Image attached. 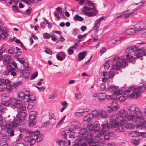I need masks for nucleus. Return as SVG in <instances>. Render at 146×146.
I'll return each mask as SVG.
<instances>
[{"label":"nucleus","instance_id":"f257e3e1","mask_svg":"<svg viewBox=\"0 0 146 146\" xmlns=\"http://www.w3.org/2000/svg\"><path fill=\"white\" fill-rule=\"evenodd\" d=\"M112 68L117 70L120 69V67L124 68L127 65V61L125 59H122L119 57L116 56L113 58L107 60L104 64V68L108 69L110 67V64L112 65Z\"/></svg>","mask_w":146,"mask_h":146},{"label":"nucleus","instance_id":"f03ea898","mask_svg":"<svg viewBox=\"0 0 146 146\" xmlns=\"http://www.w3.org/2000/svg\"><path fill=\"white\" fill-rule=\"evenodd\" d=\"M124 90L127 93L130 92L131 90L133 91L130 95L131 98L136 99L140 96L141 90L136 86L132 85L131 86L127 87L125 88Z\"/></svg>","mask_w":146,"mask_h":146},{"label":"nucleus","instance_id":"7ed1b4c3","mask_svg":"<svg viewBox=\"0 0 146 146\" xmlns=\"http://www.w3.org/2000/svg\"><path fill=\"white\" fill-rule=\"evenodd\" d=\"M134 113V114H129L127 117V121H131L133 123H136L137 119H140L143 117L142 113L138 108Z\"/></svg>","mask_w":146,"mask_h":146},{"label":"nucleus","instance_id":"20e7f679","mask_svg":"<svg viewBox=\"0 0 146 146\" xmlns=\"http://www.w3.org/2000/svg\"><path fill=\"white\" fill-rule=\"evenodd\" d=\"M101 126L102 128L99 133V134L96 135L100 136V138L104 133L108 132L110 129L112 128V126L109 124L108 121L106 120H105L102 122Z\"/></svg>","mask_w":146,"mask_h":146},{"label":"nucleus","instance_id":"39448f33","mask_svg":"<svg viewBox=\"0 0 146 146\" xmlns=\"http://www.w3.org/2000/svg\"><path fill=\"white\" fill-rule=\"evenodd\" d=\"M81 11L84 15L89 17L95 15L98 12L97 10L94 11L92 8L86 5L84 6V7L81 9Z\"/></svg>","mask_w":146,"mask_h":146},{"label":"nucleus","instance_id":"423d86ee","mask_svg":"<svg viewBox=\"0 0 146 146\" xmlns=\"http://www.w3.org/2000/svg\"><path fill=\"white\" fill-rule=\"evenodd\" d=\"M34 95L29 93L25 94L23 92H20L18 94L17 98L20 101L27 102L29 100L31 96Z\"/></svg>","mask_w":146,"mask_h":146},{"label":"nucleus","instance_id":"0eeeda50","mask_svg":"<svg viewBox=\"0 0 146 146\" xmlns=\"http://www.w3.org/2000/svg\"><path fill=\"white\" fill-rule=\"evenodd\" d=\"M36 113L35 111H31L30 112L28 123L30 126H33L36 122Z\"/></svg>","mask_w":146,"mask_h":146},{"label":"nucleus","instance_id":"6e6552de","mask_svg":"<svg viewBox=\"0 0 146 146\" xmlns=\"http://www.w3.org/2000/svg\"><path fill=\"white\" fill-rule=\"evenodd\" d=\"M0 126L7 129V131L8 133L10 134V136L12 137L14 135V130L12 129L13 126L11 124L4 122L0 123Z\"/></svg>","mask_w":146,"mask_h":146},{"label":"nucleus","instance_id":"1a4fd4ad","mask_svg":"<svg viewBox=\"0 0 146 146\" xmlns=\"http://www.w3.org/2000/svg\"><path fill=\"white\" fill-rule=\"evenodd\" d=\"M122 119H120L119 115L116 114L112 115L110 119V124L111 125L116 124L118 123H121V121Z\"/></svg>","mask_w":146,"mask_h":146},{"label":"nucleus","instance_id":"9d476101","mask_svg":"<svg viewBox=\"0 0 146 146\" xmlns=\"http://www.w3.org/2000/svg\"><path fill=\"white\" fill-rule=\"evenodd\" d=\"M136 30L139 31H143L146 29V21H143L137 23L135 25Z\"/></svg>","mask_w":146,"mask_h":146},{"label":"nucleus","instance_id":"9b49d317","mask_svg":"<svg viewBox=\"0 0 146 146\" xmlns=\"http://www.w3.org/2000/svg\"><path fill=\"white\" fill-rule=\"evenodd\" d=\"M32 134L33 135L35 142H38L43 139V136L40 134L39 131L38 130H36L34 132L32 131Z\"/></svg>","mask_w":146,"mask_h":146},{"label":"nucleus","instance_id":"f8f14e48","mask_svg":"<svg viewBox=\"0 0 146 146\" xmlns=\"http://www.w3.org/2000/svg\"><path fill=\"white\" fill-rule=\"evenodd\" d=\"M24 141L26 142L29 143L31 146L34 144L35 142V140L33 135L32 134V132L29 133V136L26 137Z\"/></svg>","mask_w":146,"mask_h":146},{"label":"nucleus","instance_id":"ddd939ff","mask_svg":"<svg viewBox=\"0 0 146 146\" xmlns=\"http://www.w3.org/2000/svg\"><path fill=\"white\" fill-rule=\"evenodd\" d=\"M80 134L82 135V136L83 138L88 141H90L91 138L88 139V137L89 136L88 132L87 131V129L86 128H83L81 129L80 130Z\"/></svg>","mask_w":146,"mask_h":146},{"label":"nucleus","instance_id":"4468645a","mask_svg":"<svg viewBox=\"0 0 146 146\" xmlns=\"http://www.w3.org/2000/svg\"><path fill=\"white\" fill-rule=\"evenodd\" d=\"M101 140V138L100 136L96 135L93 141L92 139H90V141H88V144L90 146H103L102 145H100L98 144H96V142L98 143L100 142Z\"/></svg>","mask_w":146,"mask_h":146},{"label":"nucleus","instance_id":"2eb2a0df","mask_svg":"<svg viewBox=\"0 0 146 146\" xmlns=\"http://www.w3.org/2000/svg\"><path fill=\"white\" fill-rule=\"evenodd\" d=\"M80 122L78 121H75L72 122L70 128L68 129L69 130L71 131L76 129L80 127Z\"/></svg>","mask_w":146,"mask_h":146},{"label":"nucleus","instance_id":"dca6fc26","mask_svg":"<svg viewBox=\"0 0 146 146\" xmlns=\"http://www.w3.org/2000/svg\"><path fill=\"white\" fill-rule=\"evenodd\" d=\"M74 143L78 145H80L81 146H87V144L85 142L84 139L80 137H78L75 140H74Z\"/></svg>","mask_w":146,"mask_h":146},{"label":"nucleus","instance_id":"f3484780","mask_svg":"<svg viewBox=\"0 0 146 146\" xmlns=\"http://www.w3.org/2000/svg\"><path fill=\"white\" fill-rule=\"evenodd\" d=\"M31 97L29 100L27 102H29L27 107V109H30L32 108L35 104V102L36 100L35 96L34 95V96H31Z\"/></svg>","mask_w":146,"mask_h":146},{"label":"nucleus","instance_id":"a211bd4d","mask_svg":"<svg viewBox=\"0 0 146 146\" xmlns=\"http://www.w3.org/2000/svg\"><path fill=\"white\" fill-rule=\"evenodd\" d=\"M127 121H127V120L122 119V121H121L120 124L122 125H124V127L126 128H131L134 127L135 125H134L127 123Z\"/></svg>","mask_w":146,"mask_h":146},{"label":"nucleus","instance_id":"6ab92c4d","mask_svg":"<svg viewBox=\"0 0 146 146\" xmlns=\"http://www.w3.org/2000/svg\"><path fill=\"white\" fill-rule=\"evenodd\" d=\"M23 121L22 119L19 117H17L11 122L12 125L13 127H16L19 126L20 123Z\"/></svg>","mask_w":146,"mask_h":146},{"label":"nucleus","instance_id":"aec40b11","mask_svg":"<svg viewBox=\"0 0 146 146\" xmlns=\"http://www.w3.org/2000/svg\"><path fill=\"white\" fill-rule=\"evenodd\" d=\"M118 113L120 117L123 119L127 118L128 115V111L123 109L120 110Z\"/></svg>","mask_w":146,"mask_h":146},{"label":"nucleus","instance_id":"412c9836","mask_svg":"<svg viewBox=\"0 0 146 146\" xmlns=\"http://www.w3.org/2000/svg\"><path fill=\"white\" fill-rule=\"evenodd\" d=\"M112 128H114L115 129V130L117 132H119L124 131V129L120 123H118L116 125L114 124L113 125Z\"/></svg>","mask_w":146,"mask_h":146},{"label":"nucleus","instance_id":"4be33fe9","mask_svg":"<svg viewBox=\"0 0 146 146\" xmlns=\"http://www.w3.org/2000/svg\"><path fill=\"white\" fill-rule=\"evenodd\" d=\"M136 31L134 28H131L126 30L123 33V35L125 37L127 35H132L135 33Z\"/></svg>","mask_w":146,"mask_h":146},{"label":"nucleus","instance_id":"5701e85b","mask_svg":"<svg viewBox=\"0 0 146 146\" xmlns=\"http://www.w3.org/2000/svg\"><path fill=\"white\" fill-rule=\"evenodd\" d=\"M17 72L20 73L19 76H21L22 75L24 77L27 78L29 76L28 71L26 70H18Z\"/></svg>","mask_w":146,"mask_h":146},{"label":"nucleus","instance_id":"b1692460","mask_svg":"<svg viewBox=\"0 0 146 146\" xmlns=\"http://www.w3.org/2000/svg\"><path fill=\"white\" fill-rule=\"evenodd\" d=\"M134 14L133 12H127L126 11L122 12L120 13L121 15L117 16V18L121 17L122 18H126L129 17L131 15H132Z\"/></svg>","mask_w":146,"mask_h":146},{"label":"nucleus","instance_id":"393cba45","mask_svg":"<svg viewBox=\"0 0 146 146\" xmlns=\"http://www.w3.org/2000/svg\"><path fill=\"white\" fill-rule=\"evenodd\" d=\"M137 108L136 105L132 104L129 106L127 108V110L129 112V114H132L134 113L136 110Z\"/></svg>","mask_w":146,"mask_h":146},{"label":"nucleus","instance_id":"a878e982","mask_svg":"<svg viewBox=\"0 0 146 146\" xmlns=\"http://www.w3.org/2000/svg\"><path fill=\"white\" fill-rule=\"evenodd\" d=\"M66 56V55L63 52H58L56 54V57L57 59L60 61L63 60Z\"/></svg>","mask_w":146,"mask_h":146},{"label":"nucleus","instance_id":"bb28decb","mask_svg":"<svg viewBox=\"0 0 146 146\" xmlns=\"http://www.w3.org/2000/svg\"><path fill=\"white\" fill-rule=\"evenodd\" d=\"M9 106L11 107L16 106L18 100L13 98H10L9 100Z\"/></svg>","mask_w":146,"mask_h":146},{"label":"nucleus","instance_id":"cd10ccee","mask_svg":"<svg viewBox=\"0 0 146 146\" xmlns=\"http://www.w3.org/2000/svg\"><path fill=\"white\" fill-rule=\"evenodd\" d=\"M104 138L105 140H108L110 137H113L115 136V134L113 132H106L104 134Z\"/></svg>","mask_w":146,"mask_h":146},{"label":"nucleus","instance_id":"c85d7f7f","mask_svg":"<svg viewBox=\"0 0 146 146\" xmlns=\"http://www.w3.org/2000/svg\"><path fill=\"white\" fill-rule=\"evenodd\" d=\"M128 136L131 137H135L141 135L140 133L136 131H129L128 133Z\"/></svg>","mask_w":146,"mask_h":146},{"label":"nucleus","instance_id":"c756f323","mask_svg":"<svg viewBox=\"0 0 146 146\" xmlns=\"http://www.w3.org/2000/svg\"><path fill=\"white\" fill-rule=\"evenodd\" d=\"M10 81L6 79L5 81V84L6 85L5 87L9 91H11L13 89L12 85L11 86L10 84Z\"/></svg>","mask_w":146,"mask_h":146},{"label":"nucleus","instance_id":"7c9ffc66","mask_svg":"<svg viewBox=\"0 0 146 146\" xmlns=\"http://www.w3.org/2000/svg\"><path fill=\"white\" fill-rule=\"evenodd\" d=\"M99 115L102 118H106L108 117V115L104 110H100Z\"/></svg>","mask_w":146,"mask_h":146},{"label":"nucleus","instance_id":"2f4dec72","mask_svg":"<svg viewBox=\"0 0 146 146\" xmlns=\"http://www.w3.org/2000/svg\"><path fill=\"white\" fill-rule=\"evenodd\" d=\"M20 111H24L26 109V107L23 105L22 103H17L16 106Z\"/></svg>","mask_w":146,"mask_h":146},{"label":"nucleus","instance_id":"473e14b6","mask_svg":"<svg viewBox=\"0 0 146 146\" xmlns=\"http://www.w3.org/2000/svg\"><path fill=\"white\" fill-rule=\"evenodd\" d=\"M100 125L98 121H96L94 123V131L96 132H98L100 130Z\"/></svg>","mask_w":146,"mask_h":146},{"label":"nucleus","instance_id":"72a5a7b5","mask_svg":"<svg viewBox=\"0 0 146 146\" xmlns=\"http://www.w3.org/2000/svg\"><path fill=\"white\" fill-rule=\"evenodd\" d=\"M86 54L87 52L86 51H84L78 54V60L81 61L83 60L85 57Z\"/></svg>","mask_w":146,"mask_h":146},{"label":"nucleus","instance_id":"f704fd0d","mask_svg":"<svg viewBox=\"0 0 146 146\" xmlns=\"http://www.w3.org/2000/svg\"><path fill=\"white\" fill-rule=\"evenodd\" d=\"M111 105L115 111L119 109L120 108V105L118 104L116 102H114L111 103Z\"/></svg>","mask_w":146,"mask_h":146},{"label":"nucleus","instance_id":"c9c22d12","mask_svg":"<svg viewBox=\"0 0 146 146\" xmlns=\"http://www.w3.org/2000/svg\"><path fill=\"white\" fill-rule=\"evenodd\" d=\"M89 109H86V110H84L83 111L80 112H76L74 113V115L76 116L80 117L82 116H83V114L84 113L88 111Z\"/></svg>","mask_w":146,"mask_h":146},{"label":"nucleus","instance_id":"e433bc0d","mask_svg":"<svg viewBox=\"0 0 146 146\" xmlns=\"http://www.w3.org/2000/svg\"><path fill=\"white\" fill-rule=\"evenodd\" d=\"M106 94L104 93H100L98 95V99L99 101H102L105 99Z\"/></svg>","mask_w":146,"mask_h":146},{"label":"nucleus","instance_id":"4c0bfd02","mask_svg":"<svg viewBox=\"0 0 146 146\" xmlns=\"http://www.w3.org/2000/svg\"><path fill=\"white\" fill-rule=\"evenodd\" d=\"M92 119H93L91 115V113H89L87 114L84 117V121L89 122L91 121Z\"/></svg>","mask_w":146,"mask_h":146},{"label":"nucleus","instance_id":"58836bf2","mask_svg":"<svg viewBox=\"0 0 146 146\" xmlns=\"http://www.w3.org/2000/svg\"><path fill=\"white\" fill-rule=\"evenodd\" d=\"M17 116L24 118L26 117L27 113L24 111H20L18 112Z\"/></svg>","mask_w":146,"mask_h":146},{"label":"nucleus","instance_id":"ea45409f","mask_svg":"<svg viewBox=\"0 0 146 146\" xmlns=\"http://www.w3.org/2000/svg\"><path fill=\"white\" fill-rule=\"evenodd\" d=\"M99 110H94L92 111V113H91V115L93 118L94 117L97 118L98 117L99 115Z\"/></svg>","mask_w":146,"mask_h":146},{"label":"nucleus","instance_id":"a19ab883","mask_svg":"<svg viewBox=\"0 0 146 146\" xmlns=\"http://www.w3.org/2000/svg\"><path fill=\"white\" fill-rule=\"evenodd\" d=\"M145 3V1H143L142 2H140L138 3H134V5H138L137 8H136L134 9V11H137L138 9H140L141 7L143 6V5Z\"/></svg>","mask_w":146,"mask_h":146},{"label":"nucleus","instance_id":"79ce46f5","mask_svg":"<svg viewBox=\"0 0 146 146\" xmlns=\"http://www.w3.org/2000/svg\"><path fill=\"white\" fill-rule=\"evenodd\" d=\"M118 88V87L116 86H115L113 85H110L108 87V90H109L110 92H114Z\"/></svg>","mask_w":146,"mask_h":146},{"label":"nucleus","instance_id":"37998d69","mask_svg":"<svg viewBox=\"0 0 146 146\" xmlns=\"http://www.w3.org/2000/svg\"><path fill=\"white\" fill-rule=\"evenodd\" d=\"M87 5H88L89 7H91L92 8V9L94 10H94H96L95 8L96 5L95 4L88 0H87Z\"/></svg>","mask_w":146,"mask_h":146},{"label":"nucleus","instance_id":"c03bdc74","mask_svg":"<svg viewBox=\"0 0 146 146\" xmlns=\"http://www.w3.org/2000/svg\"><path fill=\"white\" fill-rule=\"evenodd\" d=\"M73 19L75 21H83L84 19L83 17L79 16L78 15H76L73 18Z\"/></svg>","mask_w":146,"mask_h":146},{"label":"nucleus","instance_id":"a18cd8bd","mask_svg":"<svg viewBox=\"0 0 146 146\" xmlns=\"http://www.w3.org/2000/svg\"><path fill=\"white\" fill-rule=\"evenodd\" d=\"M0 31L4 34L3 35L2 34V36L3 35L5 37L6 36L7 34L5 33L7 32V30L5 27L2 26L0 27Z\"/></svg>","mask_w":146,"mask_h":146},{"label":"nucleus","instance_id":"49530a36","mask_svg":"<svg viewBox=\"0 0 146 146\" xmlns=\"http://www.w3.org/2000/svg\"><path fill=\"white\" fill-rule=\"evenodd\" d=\"M122 93V92H121L118 89L116 90L115 91L113 92V94L114 95L115 97V99L116 98V97L117 96L121 95Z\"/></svg>","mask_w":146,"mask_h":146},{"label":"nucleus","instance_id":"de8ad7c7","mask_svg":"<svg viewBox=\"0 0 146 146\" xmlns=\"http://www.w3.org/2000/svg\"><path fill=\"white\" fill-rule=\"evenodd\" d=\"M115 70H116L113 69V68L112 69H111L110 70V71L109 72V79H111V78L112 77H113L115 72Z\"/></svg>","mask_w":146,"mask_h":146},{"label":"nucleus","instance_id":"09e8293b","mask_svg":"<svg viewBox=\"0 0 146 146\" xmlns=\"http://www.w3.org/2000/svg\"><path fill=\"white\" fill-rule=\"evenodd\" d=\"M106 98L108 100H110L112 99H115V97L113 93L111 95H106L105 99Z\"/></svg>","mask_w":146,"mask_h":146},{"label":"nucleus","instance_id":"8fccbe9b","mask_svg":"<svg viewBox=\"0 0 146 146\" xmlns=\"http://www.w3.org/2000/svg\"><path fill=\"white\" fill-rule=\"evenodd\" d=\"M107 111L108 113H111L113 111H115L111 105L108 106L107 109Z\"/></svg>","mask_w":146,"mask_h":146},{"label":"nucleus","instance_id":"3c124183","mask_svg":"<svg viewBox=\"0 0 146 146\" xmlns=\"http://www.w3.org/2000/svg\"><path fill=\"white\" fill-rule=\"evenodd\" d=\"M129 56H130L128 54L126 55V58H128V60L129 61L131 62H132L135 60V58L134 57L131 56L130 58H129Z\"/></svg>","mask_w":146,"mask_h":146},{"label":"nucleus","instance_id":"603ef678","mask_svg":"<svg viewBox=\"0 0 146 146\" xmlns=\"http://www.w3.org/2000/svg\"><path fill=\"white\" fill-rule=\"evenodd\" d=\"M20 131L21 132H25L27 133H31L32 131H30L28 129L26 128H21L20 129Z\"/></svg>","mask_w":146,"mask_h":146},{"label":"nucleus","instance_id":"864d4df0","mask_svg":"<svg viewBox=\"0 0 146 146\" xmlns=\"http://www.w3.org/2000/svg\"><path fill=\"white\" fill-rule=\"evenodd\" d=\"M66 117V116H64L63 118L56 125V127H57L58 126H60L64 123V121L65 120Z\"/></svg>","mask_w":146,"mask_h":146},{"label":"nucleus","instance_id":"5fc2aeb1","mask_svg":"<svg viewBox=\"0 0 146 146\" xmlns=\"http://www.w3.org/2000/svg\"><path fill=\"white\" fill-rule=\"evenodd\" d=\"M75 97L77 100H79L81 99L82 96L80 93H77L75 94Z\"/></svg>","mask_w":146,"mask_h":146},{"label":"nucleus","instance_id":"6e6d98bb","mask_svg":"<svg viewBox=\"0 0 146 146\" xmlns=\"http://www.w3.org/2000/svg\"><path fill=\"white\" fill-rule=\"evenodd\" d=\"M57 144L60 146H63L65 144V142L62 140H58L57 141Z\"/></svg>","mask_w":146,"mask_h":146},{"label":"nucleus","instance_id":"4d7b16f0","mask_svg":"<svg viewBox=\"0 0 146 146\" xmlns=\"http://www.w3.org/2000/svg\"><path fill=\"white\" fill-rule=\"evenodd\" d=\"M133 52V49H132V47L130 46L128 47L126 50V52L127 53H131Z\"/></svg>","mask_w":146,"mask_h":146},{"label":"nucleus","instance_id":"13d9d810","mask_svg":"<svg viewBox=\"0 0 146 146\" xmlns=\"http://www.w3.org/2000/svg\"><path fill=\"white\" fill-rule=\"evenodd\" d=\"M11 58L10 56L9 55L5 54L4 57V60L5 62L9 61Z\"/></svg>","mask_w":146,"mask_h":146},{"label":"nucleus","instance_id":"bf43d9fd","mask_svg":"<svg viewBox=\"0 0 146 146\" xmlns=\"http://www.w3.org/2000/svg\"><path fill=\"white\" fill-rule=\"evenodd\" d=\"M108 87H106L104 84L102 85L100 87V89L101 91L108 90Z\"/></svg>","mask_w":146,"mask_h":146},{"label":"nucleus","instance_id":"052dcab7","mask_svg":"<svg viewBox=\"0 0 146 146\" xmlns=\"http://www.w3.org/2000/svg\"><path fill=\"white\" fill-rule=\"evenodd\" d=\"M131 142L135 146L138 145L139 143L138 141L134 139H132L131 141Z\"/></svg>","mask_w":146,"mask_h":146},{"label":"nucleus","instance_id":"680f3d73","mask_svg":"<svg viewBox=\"0 0 146 146\" xmlns=\"http://www.w3.org/2000/svg\"><path fill=\"white\" fill-rule=\"evenodd\" d=\"M50 37L51 38L52 40L53 41H56L57 40V36L54 34L52 33L50 35Z\"/></svg>","mask_w":146,"mask_h":146},{"label":"nucleus","instance_id":"e2e57ef3","mask_svg":"<svg viewBox=\"0 0 146 146\" xmlns=\"http://www.w3.org/2000/svg\"><path fill=\"white\" fill-rule=\"evenodd\" d=\"M87 127L90 131L93 130L94 131V125L92 124L89 123L87 125Z\"/></svg>","mask_w":146,"mask_h":146},{"label":"nucleus","instance_id":"0e129e2a","mask_svg":"<svg viewBox=\"0 0 146 146\" xmlns=\"http://www.w3.org/2000/svg\"><path fill=\"white\" fill-rule=\"evenodd\" d=\"M50 36V35L47 33H45L43 34V37L44 38L49 39Z\"/></svg>","mask_w":146,"mask_h":146},{"label":"nucleus","instance_id":"69168bd1","mask_svg":"<svg viewBox=\"0 0 146 146\" xmlns=\"http://www.w3.org/2000/svg\"><path fill=\"white\" fill-rule=\"evenodd\" d=\"M120 35V33L119 31H116L114 33L113 36L114 37H117Z\"/></svg>","mask_w":146,"mask_h":146},{"label":"nucleus","instance_id":"338daca9","mask_svg":"<svg viewBox=\"0 0 146 146\" xmlns=\"http://www.w3.org/2000/svg\"><path fill=\"white\" fill-rule=\"evenodd\" d=\"M49 119H55L56 117L53 113H49Z\"/></svg>","mask_w":146,"mask_h":146},{"label":"nucleus","instance_id":"774afa93","mask_svg":"<svg viewBox=\"0 0 146 146\" xmlns=\"http://www.w3.org/2000/svg\"><path fill=\"white\" fill-rule=\"evenodd\" d=\"M100 24L99 22H96L94 30L97 31H98L99 30V27L100 26Z\"/></svg>","mask_w":146,"mask_h":146}]
</instances>
